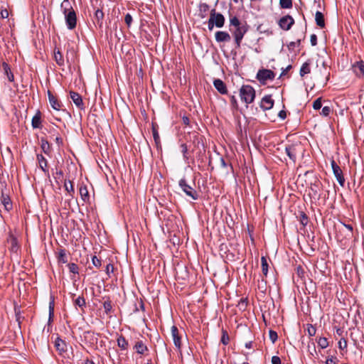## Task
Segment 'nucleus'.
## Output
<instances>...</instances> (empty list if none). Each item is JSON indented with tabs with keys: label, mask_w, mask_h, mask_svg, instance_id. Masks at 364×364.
Returning <instances> with one entry per match:
<instances>
[{
	"label": "nucleus",
	"mask_w": 364,
	"mask_h": 364,
	"mask_svg": "<svg viewBox=\"0 0 364 364\" xmlns=\"http://www.w3.org/2000/svg\"><path fill=\"white\" fill-rule=\"evenodd\" d=\"M60 9L65 16L67 27L70 30H73L76 27L77 17L69 0H63L60 5Z\"/></svg>",
	"instance_id": "nucleus-1"
},
{
	"label": "nucleus",
	"mask_w": 364,
	"mask_h": 364,
	"mask_svg": "<svg viewBox=\"0 0 364 364\" xmlns=\"http://www.w3.org/2000/svg\"><path fill=\"white\" fill-rule=\"evenodd\" d=\"M225 23V17L222 14L216 13L215 9L210 11V17L208 21V27L210 31L215 26L217 28H222Z\"/></svg>",
	"instance_id": "nucleus-2"
},
{
	"label": "nucleus",
	"mask_w": 364,
	"mask_h": 364,
	"mask_svg": "<svg viewBox=\"0 0 364 364\" xmlns=\"http://www.w3.org/2000/svg\"><path fill=\"white\" fill-rule=\"evenodd\" d=\"M240 95L242 101L246 104H250L255 100V90L250 85H242L240 90Z\"/></svg>",
	"instance_id": "nucleus-3"
},
{
	"label": "nucleus",
	"mask_w": 364,
	"mask_h": 364,
	"mask_svg": "<svg viewBox=\"0 0 364 364\" xmlns=\"http://www.w3.org/2000/svg\"><path fill=\"white\" fill-rule=\"evenodd\" d=\"M179 183V186L183 191L193 200H197L199 198V193L201 192V188L199 186H196V183Z\"/></svg>",
	"instance_id": "nucleus-4"
},
{
	"label": "nucleus",
	"mask_w": 364,
	"mask_h": 364,
	"mask_svg": "<svg viewBox=\"0 0 364 364\" xmlns=\"http://www.w3.org/2000/svg\"><path fill=\"white\" fill-rule=\"evenodd\" d=\"M248 31V26L247 24H244L240 27L235 28L234 29L230 28V31L232 32L235 43L237 48L240 47V44L243 38L244 35Z\"/></svg>",
	"instance_id": "nucleus-5"
},
{
	"label": "nucleus",
	"mask_w": 364,
	"mask_h": 364,
	"mask_svg": "<svg viewBox=\"0 0 364 364\" xmlns=\"http://www.w3.org/2000/svg\"><path fill=\"white\" fill-rule=\"evenodd\" d=\"M275 74L271 70L261 69L257 74V79L262 84H265L269 80H272Z\"/></svg>",
	"instance_id": "nucleus-6"
},
{
	"label": "nucleus",
	"mask_w": 364,
	"mask_h": 364,
	"mask_svg": "<svg viewBox=\"0 0 364 364\" xmlns=\"http://www.w3.org/2000/svg\"><path fill=\"white\" fill-rule=\"evenodd\" d=\"M9 188H7V186L6 185L4 188L1 190V203L4 205V208L8 211L12 209L13 207L12 203L9 195Z\"/></svg>",
	"instance_id": "nucleus-7"
},
{
	"label": "nucleus",
	"mask_w": 364,
	"mask_h": 364,
	"mask_svg": "<svg viewBox=\"0 0 364 364\" xmlns=\"http://www.w3.org/2000/svg\"><path fill=\"white\" fill-rule=\"evenodd\" d=\"M278 23H279V27L282 29H283L284 31H288L291 28V27L294 23V20L291 16L287 15V16L282 17L279 19Z\"/></svg>",
	"instance_id": "nucleus-8"
},
{
	"label": "nucleus",
	"mask_w": 364,
	"mask_h": 364,
	"mask_svg": "<svg viewBox=\"0 0 364 364\" xmlns=\"http://www.w3.org/2000/svg\"><path fill=\"white\" fill-rule=\"evenodd\" d=\"M171 331L174 345L180 350L181 347V336L179 333L178 329L176 326H173Z\"/></svg>",
	"instance_id": "nucleus-9"
},
{
	"label": "nucleus",
	"mask_w": 364,
	"mask_h": 364,
	"mask_svg": "<svg viewBox=\"0 0 364 364\" xmlns=\"http://www.w3.org/2000/svg\"><path fill=\"white\" fill-rule=\"evenodd\" d=\"M6 245L9 250L12 252L16 253L18 250L19 246L17 239L11 234L7 238Z\"/></svg>",
	"instance_id": "nucleus-10"
},
{
	"label": "nucleus",
	"mask_w": 364,
	"mask_h": 364,
	"mask_svg": "<svg viewBox=\"0 0 364 364\" xmlns=\"http://www.w3.org/2000/svg\"><path fill=\"white\" fill-rule=\"evenodd\" d=\"M274 103V100L272 98L271 95H265L261 100L260 107L263 110H269L273 107Z\"/></svg>",
	"instance_id": "nucleus-11"
},
{
	"label": "nucleus",
	"mask_w": 364,
	"mask_h": 364,
	"mask_svg": "<svg viewBox=\"0 0 364 364\" xmlns=\"http://www.w3.org/2000/svg\"><path fill=\"white\" fill-rule=\"evenodd\" d=\"M331 167L333 174L336 176V178L338 181V182H344V178L343 176L342 171L334 161H332L331 162Z\"/></svg>",
	"instance_id": "nucleus-12"
},
{
	"label": "nucleus",
	"mask_w": 364,
	"mask_h": 364,
	"mask_svg": "<svg viewBox=\"0 0 364 364\" xmlns=\"http://www.w3.org/2000/svg\"><path fill=\"white\" fill-rule=\"evenodd\" d=\"M48 96L51 107L54 109L59 111L61 108V103L58 100L57 97L54 96L50 90L48 91Z\"/></svg>",
	"instance_id": "nucleus-13"
},
{
	"label": "nucleus",
	"mask_w": 364,
	"mask_h": 364,
	"mask_svg": "<svg viewBox=\"0 0 364 364\" xmlns=\"http://www.w3.org/2000/svg\"><path fill=\"white\" fill-rule=\"evenodd\" d=\"M213 85L215 89L220 93V94H226L228 90L225 84L223 82V80L220 79H215L213 81Z\"/></svg>",
	"instance_id": "nucleus-14"
},
{
	"label": "nucleus",
	"mask_w": 364,
	"mask_h": 364,
	"mask_svg": "<svg viewBox=\"0 0 364 364\" xmlns=\"http://www.w3.org/2000/svg\"><path fill=\"white\" fill-rule=\"evenodd\" d=\"M231 39L230 34L225 31H218L215 33L217 42H228Z\"/></svg>",
	"instance_id": "nucleus-15"
},
{
	"label": "nucleus",
	"mask_w": 364,
	"mask_h": 364,
	"mask_svg": "<svg viewBox=\"0 0 364 364\" xmlns=\"http://www.w3.org/2000/svg\"><path fill=\"white\" fill-rule=\"evenodd\" d=\"M70 95L75 105L78 108L82 109L83 107V102L81 96L78 93L73 91L70 92Z\"/></svg>",
	"instance_id": "nucleus-16"
},
{
	"label": "nucleus",
	"mask_w": 364,
	"mask_h": 364,
	"mask_svg": "<svg viewBox=\"0 0 364 364\" xmlns=\"http://www.w3.org/2000/svg\"><path fill=\"white\" fill-rule=\"evenodd\" d=\"M297 148L298 146L296 145H291L285 148V151L287 156L289 157L290 159H291L294 161L296 160V158Z\"/></svg>",
	"instance_id": "nucleus-17"
},
{
	"label": "nucleus",
	"mask_w": 364,
	"mask_h": 364,
	"mask_svg": "<svg viewBox=\"0 0 364 364\" xmlns=\"http://www.w3.org/2000/svg\"><path fill=\"white\" fill-rule=\"evenodd\" d=\"M353 70L357 76L363 77L364 76V62L362 60L357 62L353 65Z\"/></svg>",
	"instance_id": "nucleus-18"
},
{
	"label": "nucleus",
	"mask_w": 364,
	"mask_h": 364,
	"mask_svg": "<svg viewBox=\"0 0 364 364\" xmlns=\"http://www.w3.org/2000/svg\"><path fill=\"white\" fill-rule=\"evenodd\" d=\"M55 347L60 354L65 352L67 350V346L64 341L60 338H57L55 341Z\"/></svg>",
	"instance_id": "nucleus-19"
},
{
	"label": "nucleus",
	"mask_w": 364,
	"mask_h": 364,
	"mask_svg": "<svg viewBox=\"0 0 364 364\" xmlns=\"http://www.w3.org/2000/svg\"><path fill=\"white\" fill-rule=\"evenodd\" d=\"M315 21L316 25L323 28L325 27L324 16L321 11H316L315 14Z\"/></svg>",
	"instance_id": "nucleus-20"
},
{
	"label": "nucleus",
	"mask_w": 364,
	"mask_h": 364,
	"mask_svg": "<svg viewBox=\"0 0 364 364\" xmlns=\"http://www.w3.org/2000/svg\"><path fill=\"white\" fill-rule=\"evenodd\" d=\"M314 178H315V176H314V172L308 171H306L303 176L301 174H299L298 180H299L302 182V181H306L307 180L312 181Z\"/></svg>",
	"instance_id": "nucleus-21"
},
{
	"label": "nucleus",
	"mask_w": 364,
	"mask_h": 364,
	"mask_svg": "<svg viewBox=\"0 0 364 364\" xmlns=\"http://www.w3.org/2000/svg\"><path fill=\"white\" fill-rule=\"evenodd\" d=\"M41 147L42 149V151L47 155H49L51 151L50 145L48 143V141L44 139H41Z\"/></svg>",
	"instance_id": "nucleus-22"
},
{
	"label": "nucleus",
	"mask_w": 364,
	"mask_h": 364,
	"mask_svg": "<svg viewBox=\"0 0 364 364\" xmlns=\"http://www.w3.org/2000/svg\"><path fill=\"white\" fill-rule=\"evenodd\" d=\"M80 194L82 199L85 202L90 199L88 188L86 185H82L80 187Z\"/></svg>",
	"instance_id": "nucleus-23"
},
{
	"label": "nucleus",
	"mask_w": 364,
	"mask_h": 364,
	"mask_svg": "<svg viewBox=\"0 0 364 364\" xmlns=\"http://www.w3.org/2000/svg\"><path fill=\"white\" fill-rule=\"evenodd\" d=\"M37 160L39 164L40 168L43 171H46L48 164L47 161L45 159V157L42 154H38L37 155Z\"/></svg>",
	"instance_id": "nucleus-24"
},
{
	"label": "nucleus",
	"mask_w": 364,
	"mask_h": 364,
	"mask_svg": "<svg viewBox=\"0 0 364 364\" xmlns=\"http://www.w3.org/2000/svg\"><path fill=\"white\" fill-rule=\"evenodd\" d=\"M2 67H3V69H4L5 75L8 77V80L10 82H13L14 80V75L12 74V73L11 71V69H10L9 65L7 63H2Z\"/></svg>",
	"instance_id": "nucleus-25"
},
{
	"label": "nucleus",
	"mask_w": 364,
	"mask_h": 364,
	"mask_svg": "<svg viewBox=\"0 0 364 364\" xmlns=\"http://www.w3.org/2000/svg\"><path fill=\"white\" fill-rule=\"evenodd\" d=\"M54 59L58 65L62 66L64 65V59L59 50H54Z\"/></svg>",
	"instance_id": "nucleus-26"
},
{
	"label": "nucleus",
	"mask_w": 364,
	"mask_h": 364,
	"mask_svg": "<svg viewBox=\"0 0 364 364\" xmlns=\"http://www.w3.org/2000/svg\"><path fill=\"white\" fill-rule=\"evenodd\" d=\"M134 348L136 352L139 354H143L146 350H147V347L144 345L142 341H137L134 346Z\"/></svg>",
	"instance_id": "nucleus-27"
},
{
	"label": "nucleus",
	"mask_w": 364,
	"mask_h": 364,
	"mask_svg": "<svg viewBox=\"0 0 364 364\" xmlns=\"http://www.w3.org/2000/svg\"><path fill=\"white\" fill-rule=\"evenodd\" d=\"M32 127L36 129L40 127L41 120V113L38 112L34 115L32 118Z\"/></svg>",
	"instance_id": "nucleus-28"
},
{
	"label": "nucleus",
	"mask_w": 364,
	"mask_h": 364,
	"mask_svg": "<svg viewBox=\"0 0 364 364\" xmlns=\"http://www.w3.org/2000/svg\"><path fill=\"white\" fill-rule=\"evenodd\" d=\"M310 63L308 62L304 63L300 69V75L303 77L305 75L310 73Z\"/></svg>",
	"instance_id": "nucleus-29"
},
{
	"label": "nucleus",
	"mask_w": 364,
	"mask_h": 364,
	"mask_svg": "<svg viewBox=\"0 0 364 364\" xmlns=\"http://www.w3.org/2000/svg\"><path fill=\"white\" fill-rule=\"evenodd\" d=\"M117 345L122 350H126L128 347V343L126 341L125 338L122 336H119L117 338Z\"/></svg>",
	"instance_id": "nucleus-30"
},
{
	"label": "nucleus",
	"mask_w": 364,
	"mask_h": 364,
	"mask_svg": "<svg viewBox=\"0 0 364 364\" xmlns=\"http://www.w3.org/2000/svg\"><path fill=\"white\" fill-rule=\"evenodd\" d=\"M262 271L264 276L267 275L268 273V263L265 257L261 258Z\"/></svg>",
	"instance_id": "nucleus-31"
},
{
	"label": "nucleus",
	"mask_w": 364,
	"mask_h": 364,
	"mask_svg": "<svg viewBox=\"0 0 364 364\" xmlns=\"http://www.w3.org/2000/svg\"><path fill=\"white\" fill-rule=\"evenodd\" d=\"M230 26H233L234 28H237V27H240L245 24V23H242L236 16H233L230 19Z\"/></svg>",
	"instance_id": "nucleus-32"
},
{
	"label": "nucleus",
	"mask_w": 364,
	"mask_h": 364,
	"mask_svg": "<svg viewBox=\"0 0 364 364\" xmlns=\"http://www.w3.org/2000/svg\"><path fill=\"white\" fill-rule=\"evenodd\" d=\"M103 307L105 309V312L107 314H109L112 311V306L111 301H109V300H107L104 302Z\"/></svg>",
	"instance_id": "nucleus-33"
},
{
	"label": "nucleus",
	"mask_w": 364,
	"mask_h": 364,
	"mask_svg": "<svg viewBox=\"0 0 364 364\" xmlns=\"http://www.w3.org/2000/svg\"><path fill=\"white\" fill-rule=\"evenodd\" d=\"M280 6L282 9H290L292 7L291 0H279Z\"/></svg>",
	"instance_id": "nucleus-34"
},
{
	"label": "nucleus",
	"mask_w": 364,
	"mask_h": 364,
	"mask_svg": "<svg viewBox=\"0 0 364 364\" xmlns=\"http://www.w3.org/2000/svg\"><path fill=\"white\" fill-rule=\"evenodd\" d=\"M299 220L303 226H306L308 224L309 218L306 213L304 212H301L299 215Z\"/></svg>",
	"instance_id": "nucleus-35"
},
{
	"label": "nucleus",
	"mask_w": 364,
	"mask_h": 364,
	"mask_svg": "<svg viewBox=\"0 0 364 364\" xmlns=\"http://www.w3.org/2000/svg\"><path fill=\"white\" fill-rule=\"evenodd\" d=\"M318 345L321 348H326L328 347V342L327 341V338H324V337H321L319 338V339L318 340Z\"/></svg>",
	"instance_id": "nucleus-36"
},
{
	"label": "nucleus",
	"mask_w": 364,
	"mask_h": 364,
	"mask_svg": "<svg viewBox=\"0 0 364 364\" xmlns=\"http://www.w3.org/2000/svg\"><path fill=\"white\" fill-rule=\"evenodd\" d=\"M85 300L84 299L83 296H78L75 300V304L76 306H78L79 307L82 308L83 306H85Z\"/></svg>",
	"instance_id": "nucleus-37"
},
{
	"label": "nucleus",
	"mask_w": 364,
	"mask_h": 364,
	"mask_svg": "<svg viewBox=\"0 0 364 364\" xmlns=\"http://www.w3.org/2000/svg\"><path fill=\"white\" fill-rule=\"evenodd\" d=\"M221 343L224 345H227L229 343V336L226 331H223V335L221 337Z\"/></svg>",
	"instance_id": "nucleus-38"
},
{
	"label": "nucleus",
	"mask_w": 364,
	"mask_h": 364,
	"mask_svg": "<svg viewBox=\"0 0 364 364\" xmlns=\"http://www.w3.org/2000/svg\"><path fill=\"white\" fill-rule=\"evenodd\" d=\"M68 268L70 272L73 274H78V267L75 263L68 264Z\"/></svg>",
	"instance_id": "nucleus-39"
},
{
	"label": "nucleus",
	"mask_w": 364,
	"mask_h": 364,
	"mask_svg": "<svg viewBox=\"0 0 364 364\" xmlns=\"http://www.w3.org/2000/svg\"><path fill=\"white\" fill-rule=\"evenodd\" d=\"M316 328L311 325L309 324L307 326V332L309 336H314L316 334Z\"/></svg>",
	"instance_id": "nucleus-40"
},
{
	"label": "nucleus",
	"mask_w": 364,
	"mask_h": 364,
	"mask_svg": "<svg viewBox=\"0 0 364 364\" xmlns=\"http://www.w3.org/2000/svg\"><path fill=\"white\" fill-rule=\"evenodd\" d=\"M322 107L321 98H317L313 103V108L316 110L321 109Z\"/></svg>",
	"instance_id": "nucleus-41"
},
{
	"label": "nucleus",
	"mask_w": 364,
	"mask_h": 364,
	"mask_svg": "<svg viewBox=\"0 0 364 364\" xmlns=\"http://www.w3.org/2000/svg\"><path fill=\"white\" fill-rule=\"evenodd\" d=\"M331 112V107L328 106H325L322 108L321 114L324 117H328L330 114Z\"/></svg>",
	"instance_id": "nucleus-42"
},
{
	"label": "nucleus",
	"mask_w": 364,
	"mask_h": 364,
	"mask_svg": "<svg viewBox=\"0 0 364 364\" xmlns=\"http://www.w3.org/2000/svg\"><path fill=\"white\" fill-rule=\"evenodd\" d=\"M63 187L65 188V190L69 193L74 192L73 183H63Z\"/></svg>",
	"instance_id": "nucleus-43"
},
{
	"label": "nucleus",
	"mask_w": 364,
	"mask_h": 364,
	"mask_svg": "<svg viewBox=\"0 0 364 364\" xmlns=\"http://www.w3.org/2000/svg\"><path fill=\"white\" fill-rule=\"evenodd\" d=\"M338 344V348L341 350L346 349L347 348V341L344 338L340 339Z\"/></svg>",
	"instance_id": "nucleus-44"
},
{
	"label": "nucleus",
	"mask_w": 364,
	"mask_h": 364,
	"mask_svg": "<svg viewBox=\"0 0 364 364\" xmlns=\"http://www.w3.org/2000/svg\"><path fill=\"white\" fill-rule=\"evenodd\" d=\"M92 264L96 267H100L101 266V260L97 258L96 256H93L92 258Z\"/></svg>",
	"instance_id": "nucleus-45"
},
{
	"label": "nucleus",
	"mask_w": 364,
	"mask_h": 364,
	"mask_svg": "<svg viewBox=\"0 0 364 364\" xmlns=\"http://www.w3.org/2000/svg\"><path fill=\"white\" fill-rule=\"evenodd\" d=\"M269 338L272 343H274L278 338L277 333L274 331H269Z\"/></svg>",
	"instance_id": "nucleus-46"
},
{
	"label": "nucleus",
	"mask_w": 364,
	"mask_h": 364,
	"mask_svg": "<svg viewBox=\"0 0 364 364\" xmlns=\"http://www.w3.org/2000/svg\"><path fill=\"white\" fill-rule=\"evenodd\" d=\"M95 16L99 22L100 20H102V18L104 17V14H103L102 11L97 9L95 11Z\"/></svg>",
	"instance_id": "nucleus-47"
},
{
	"label": "nucleus",
	"mask_w": 364,
	"mask_h": 364,
	"mask_svg": "<svg viewBox=\"0 0 364 364\" xmlns=\"http://www.w3.org/2000/svg\"><path fill=\"white\" fill-rule=\"evenodd\" d=\"M54 312V301H52L49 304V320L51 319V317L53 316Z\"/></svg>",
	"instance_id": "nucleus-48"
},
{
	"label": "nucleus",
	"mask_w": 364,
	"mask_h": 364,
	"mask_svg": "<svg viewBox=\"0 0 364 364\" xmlns=\"http://www.w3.org/2000/svg\"><path fill=\"white\" fill-rule=\"evenodd\" d=\"M152 132H153V136H154L155 142L156 144L159 143V135L158 132L156 131V129L154 127H153V129H152Z\"/></svg>",
	"instance_id": "nucleus-49"
},
{
	"label": "nucleus",
	"mask_w": 364,
	"mask_h": 364,
	"mask_svg": "<svg viewBox=\"0 0 364 364\" xmlns=\"http://www.w3.org/2000/svg\"><path fill=\"white\" fill-rule=\"evenodd\" d=\"M124 21L126 24L129 27L132 21V17L129 14H127L124 17Z\"/></svg>",
	"instance_id": "nucleus-50"
},
{
	"label": "nucleus",
	"mask_w": 364,
	"mask_h": 364,
	"mask_svg": "<svg viewBox=\"0 0 364 364\" xmlns=\"http://www.w3.org/2000/svg\"><path fill=\"white\" fill-rule=\"evenodd\" d=\"M114 271V266L112 264H108L106 266V273L109 275L110 273H112Z\"/></svg>",
	"instance_id": "nucleus-51"
},
{
	"label": "nucleus",
	"mask_w": 364,
	"mask_h": 364,
	"mask_svg": "<svg viewBox=\"0 0 364 364\" xmlns=\"http://www.w3.org/2000/svg\"><path fill=\"white\" fill-rule=\"evenodd\" d=\"M230 102H231L232 106L234 108L237 109V107H238V105H237V100H236V98H235V96H233V95H232V96H231V97H230Z\"/></svg>",
	"instance_id": "nucleus-52"
},
{
	"label": "nucleus",
	"mask_w": 364,
	"mask_h": 364,
	"mask_svg": "<svg viewBox=\"0 0 364 364\" xmlns=\"http://www.w3.org/2000/svg\"><path fill=\"white\" fill-rule=\"evenodd\" d=\"M296 273L300 277H302L304 276V269L301 267V266H299L296 267Z\"/></svg>",
	"instance_id": "nucleus-53"
},
{
	"label": "nucleus",
	"mask_w": 364,
	"mask_h": 364,
	"mask_svg": "<svg viewBox=\"0 0 364 364\" xmlns=\"http://www.w3.org/2000/svg\"><path fill=\"white\" fill-rule=\"evenodd\" d=\"M310 41H311V43L313 46H316L317 44V37L315 34H312L311 36V38H310Z\"/></svg>",
	"instance_id": "nucleus-54"
},
{
	"label": "nucleus",
	"mask_w": 364,
	"mask_h": 364,
	"mask_svg": "<svg viewBox=\"0 0 364 364\" xmlns=\"http://www.w3.org/2000/svg\"><path fill=\"white\" fill-rule=\"evenodd\" d=\"M272 364H281V360L278 356H273L272 358Z\"/></svg>",
	"instance_id": "nucleus-55"
},
{
	"label": "nucleus",
	"mask_w": 364,
	"mask_h": 364,
	"mask_svg": "<svg viewBox=\"0 0 364 364\" xmlns=\"http://www.w3.org/2000/svg\"><path fill=\"white\" fill-rule=\"evenodd\" d=\"M1 16L3 18H6L9 16V11L6 9H2L1 11Z\"/></svg>",
	"instance_id": "nucleus-56"
},
{
	"label": "nucleus",
	"mask_w": 364,
	"mask_h": 364,
	"mask_svg": "<svg viewBox=\"0 0 364 364\" xmlns=\"http://www.w3.org/2000/svg\"><path fill=\"white\" fill-rule=\"evenodd\" d=\"M335 360H336V358H333V357L329 358L326 360V364H336Z\"/></svg>",
	"instance_id": "nucleus-57"
},
{
	"label": "nucleus",
	"mask_w": 364,
	"mask_h": 364,
	"mask_svg": "<svg viewBox=\"0 0 364 364\" xmlns=\"http://www.w3.org/2000/svg\"><path fill=\"white\" fill-rule=\"evenodd\" d=\"M55 141L58 146L63 144V139L60 136H56V137L55 138Z\"/></svg>",
	"instance_id": "nucleus-58"
},
{
	"label": "nucleus",
	"mask_w": 364,
	"mask_h": 364,
	"mask_svg": "<svg viewBox=\"0 0 364 364\" xmlns=\"http://www.w3.org/2000/svg\"><path fill=\"white\" fill-rule=\"evenodd\" d=\"M278 116L282 119H284L286 117H287V113L284 110H281L279 114H278Z\"/></svg>",
	"instance_id": "nucleus-59"
},
{
	"label": "nucleus",
	"mask_w": 364,
	"mask_h": 364,
	"mask_svg": "<svg viewBox=\"0 0 364 364\" xmlns=\"http://www.w3.org/2000/svg\"><path fill=\"white\" fill-rule=\"evenodd\" d=\"M65 253L63 251H61V252H60V259L63 262H64V263H65V262H67L66 260H65V259H64V258H65Z\"/></svg>",
	"instance_id": "nucleus-60"
},
{
	"label": "nucleus",
	"mask_w": 364,
	"mask_h": 364,
	"mask_svg": "<svg viewBox=\"0 0 364 364\" xmlns=\"http://www.w3.org/2000/svg\"><path fill=\"white\" fill-rule=\"evenodd\" d=\"M290 68H291V65L287 66V68H286L285 70H284L282 71V73H281V76L286 75V73H287V71H288Z\"/></svg>",
	"instance_id": "nucleus-61"
},
{
	"label": "nucleus",
	"mask_w": 364,
	"mask_h": 364,
	"mask_svg": "<svg viewBox=\"0 0 364 364\" xmlns=\"http://www.w3.org/2000/svg\"><path fill=\"white\" fill-rule=\"evenodd\" d=\"M183 123H184L185 124H188V123H189V119H188V117H183Z\"/></svg>",
	"instance_id": "nucleus-62"
},
{
	"label": "nucleus",
	"mask_w": 364,
	"mask_h": 364,
	"mask_svg": "<svg viewBox=\"0 0 364 364\" xmlns=\"http://www.w3.org/2000/svg\"><path fill=\"white\" fill-rule=\"evenodd\" d=\"M345 227L350 231H353V227L350 225H345Z\"/></svg>",
	"instance_id": "nucleus-63"
},
{
	"label": "nucleus",
	"mask_w": 364,
	"mask_h": 364,
	"mask_svg": "<svg viewBox=\"0 0 364 364\" xmlns=\"http://www.w3.org/2000/svg\"><path fill=\"white\" fill-rule=\"evenodd\" d=\"M85 364H95L92 360H86Z\"/></svg>",
	"instance_id": "nucleus-64"
}]
</instances>
